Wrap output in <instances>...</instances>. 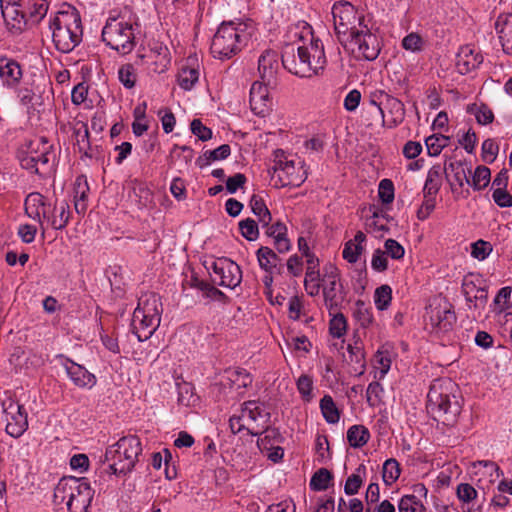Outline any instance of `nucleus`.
Returning <instances> with one entry per match:
<instances>
[{"label": "nucleus", "mask_w": 512, "mask_h": 512, "mask_svg": "<svg viewBox=\"0 0 512 512\" xmlns=\"http://www.w3.org/2000/svg\"><path fill=\"white\" fill-rule=\"evenodd\" d=\"M301 44L298 45L296 61L294 46H287L282 53V64L290 73L299 77H312L322 71L327 63L324 46L319 38L314 36L312 26L305 21L296 26Z\"/></svg>", "instance_id": "f257e3e1"}, {"label": "nucleus", "mask_w": 512, "mask_h": 512, "mask_svg": "<svg viewBox=\"0 0 512 512\" xmlns=\"http://www.w3.org/2000/svg\"><path fill=\"white\" fill-rule=\"evenodd\" d=\"M52 40L56 49L62 53L71 52L80 44L83 37L81 16L78 10L63 4L61 9L50 20Z\"/></svg>", "instance_id": "f03ea898"}, {"label": "nucleus", "mask_w": 512, "mask_h": 512, "mask_svg": "<svg viewBox=\"0 0 512 512\" xmlns=\"http://www.w3.org/2000/svg\"><path fill=\"white\" fill-rule=\"evenodd\" d=\"M456 385L451 380L433 381L427 394V408L434 418L452 424L461 412L459 398L454 394Z\"/></svg>", "instance_id": "7ed1b4c3"}, {"label": "nucleus", "mask_w": 512, "mask_h": 512, "mask_svg": "<svg viewBox=\"0 0 512 512\" xmlns=\"http://www.w3.org/2000/svg\"><path fill=\"white\" fill-rule=\"evenodd\" d=\"M142 451L141 441L137 436L129 435L120 438L107 447L105 451V472L110 475H126L130 473Z\"/></svg>", "instance_id": "20e7f679"}, {"label": "nucleus", "mask_w": 512, "mask_h": 512, "mask_svg": "<svg viewBox=\"0 0 512 512\" xmlns=\"http://www.w3.org/2000/svg\"><path fill=\"white\" fill-rule=\"evenodd\" d=\"M249 34L242 24L223 22L214 34L210 50L213 57L230 59L247 44Z\"/></svg>", "instance_id": "39448f33"}, {"label": "nucleus", "mask_w": 512, "mask_h": 512, "mask_svg": "<svg viewBox=\"0 0 512 512\" xmlns=\"http://www.w3.org/2000/svg\"><path fill=\"white\" fill-rule=\"evenodd\" d=\"M270 413L265 405L259 401L244 402L229 420L231 431L234 434L246 432L256 436L268 427Z\"/></svg>", "instance_id": "423d86ee"}, {"label": "nucleus", "mask_w": 512, "mask_h": 512, "mask_svg": "<svg viewBox=\"0 0 512 512\" xmlns=\"http://www.w3.org/2000/svg\"><path fill=\"white\" fill-rule=\"evenodd\" d=\"M136 23L124 17H110L102 29V41L120 54H128L135 47Z\"/></svg>", "instance_id": "0eeeda50"}, {"label": "nucleus", "mask_w": 512, "mask_h": 512, "mask_svg": "<svg viewBox=\"0 0 512 512\" xmlns=\"http://www.w3.org/2000/svg\"><path fill=\"white\" fill-rule=\"evenodd\" d=\"M322 276L323 296L326 307L328 308L331 320H345L344 315L340 312L342 303L345 301V291L340 282V272L337 267L332 264L325 265Z\"/></svg>", "instance_id": "6e6552de"}, {"label": "nucleus", "mask_w": 512, "mask_h": 512, "mask_svg": "<svg viewBox=\"0 0 512 512\" xmlns=\"http://www.w3.org/2000/svg\"><path fill=\"white\" fill-rule=\"evenodd\" d=\"M1 406L6 422V433L13 438L21 437L29 426L28 413L24 406L14 399L11 391H4Z\"/></svg>", "instance_id": "1a4fd4ad"}, {"label": "nucleus", "mask_w": 512, "mask_h": 512, "mask_svg": "<svg viewBox=\"0 0 512 512\" xmlns=\"http://www.w3.org/2000/svg\"><path fill=\"white\" fill-rule=\"evenodd\" d=\"M274 163L273 175L277 176L282 187H299L307 178L303 163L287 160L282 150L275 151Z\"/></svg>", "instance_id": "9d476101"}, {"label": "nucleus", "mask_w": 512, "mask_h": 512, "mask_svg": "<svg viewBox=\"0 0 512 512\" xmlns=\"http://www.w3.org/2000/svg\"><path fill=\"white\" fill-rule=\"evenodd\" d=\"M332 16L335 32L341 42L344 41L341 36L349 34L350 38L353 35V32L360 29L358 23H364V17L359 15L355 7L346 1H340L333 5Z\"/></svg>", "instance_id": "9b49d317"}, {"label": "nucleus", "mask_w": 512, "mask_h": 512, "mask_svg": "<svg viewBox=\"0 0 512 512\" xmlns=\"http://www.w3.org/2000/svg\"><path fill=\"white\" fill-rule=\"evenodd\" d=\"M358 26L360 29L353 32L348 39V44L357 57L368 61L375 60L380 53L379 39L365 23H358Z\"/></svg>", "instance_id": "f8f14e48"}, {"label": "nucleus", "mask_w": 512, "mask_h": 512, "mask_svg": "<svg viewBox=\"0 0 512 512\" xmlns=\"http://www.w3.org/2000/svg\"><path fill=\"white\" fill-rule=\"evenodd\" d=\"M210 272L213 283L234 289L242 280V272L240 267L232 260L222 257L218 258L207 266Z\"/></svg>", "instance_id": "ddd939ff"}, {"label": "nucleus", "mask_w": 512, "mask_h": 512, "mask_svg": "<svg viewBox=\"0 0 512 512\" xmlns=\"http://www.w3.org/2000/svg\"><path fill=\"white\" fill-rule=\"evenodd\" d=\"M162 311L160 298L150 293L139 299L138 306L133 311V320H160Z\"/></svg>", "instance_id": "4468645a"}, {"label": "nucleus", "mask_w": 512, "mask_h": 512, "mask_svg": "<svg viewBox=\"0 0 512 512\" xmlns=\"http://www.w3.org/2000/svg\"><path fill=\"white\" fill-rule=\"evenodd\" d=\"M397 353L390 343H385L378 348L372 359L373 377L376 380H383L388 374L392 361Z\"/></svg>", "instance_id": "2eb2a0df"}, {"label": "nucleus", "mask_w": 512, "mask_h": 512, "mask_svg": "<svg viewBox=\"0 0 512 512\" xmlns=\"http://www.w3.org/2000/svg\"><path fill=\"white\" fill-rule=\"evenodd\" d=\"M268 84L263 81H255L250 89V107L254 114L258 116H265L272 105Z\"/></svg>", "instance_id": "dca6fc26"}, {"label": "nucleus", "mask_w": 512, "mask_h": 512, "mask_svg": "<svg viewBox=\"0 0 512 512\" xmlns=\"http://www.w3.org/2000/svg\"><path fill=\"white\" fill-rule=\"evenodd\" d=\"M77 478L76 477H63L57 483L54 494H53V503L57 507L58 510H63L64 508L71 509L73 503V493L77 489Z\"/></svg>", "instance_id": "f3484780"}, {"label": "nucleus", "mask_w": 512, "mask_h": 512, "mask_svg": "<svg viewBox=\"0 0 512 512\" xmlns=\"http://www.w3.org/2000/svg\"><path fill=\"white\" fill-rule=\"evenodd\" d=\"M73 135L75 137V145L77 146L78 152L80 153V159L92 160L95 155V148L93 147V141L88 124L83 121H76L73 127Z\"/></svg>", "instance_id": "a211bd4d"}, {"label": "nucleus", "mask_w": 512, "mask_h": 512, "mask_svg": "<svg viewBox=\"0 0 512 512\" xmlns=\"http://www.w3.org/2000/svg\"><path fill=\"white\" fill-rule=\"evenodd\" d=\"M77 489L73 493V503L69 512H89L94 490L86 478H77Z\"/></svg>", "instance_id": "6ab92c4d"}, {"label": "nucleus", "mask_w": 512, "mask_h": 512, "mask_svg": "<svg viewBox=\"0 0 512 512\" xmlns=\"http://www.w3.org/2000/svg\"><path fill=\"white\" fill-rule=\"evenodd\" d=\"M482 62L483 56L470 45L461 47L456 56V67L461 74H467L478 68Z\"/></svg>", "instance_id": "aec40b11"}, {"label": "nucleus", "mask_w": 512, "mask_h": 512, "mask_svg": "<svg viewBox=\"0 0 512 512\" xmlns=\"http://www.w3.org/2000/svg\"><path fill=\"white\" fill-rule=\"evenodd\" d=\"M49 209L50 204H48L45 197L38 192L30 193L25 199L26 214L30 218L39 221L41 225V219L48 216Z\"/></svg>", "instance_id": "412c9836"}, {"label": "nucleus", "mask_w": 512, "mask_h": 512, "mask_svg": "<svg viewBox=\"0 0 512 512\" xmlns=\"http://www.w3.org/2000/svg\"><path fill=\"white\" fill-rule=\"evenodd\" d=\"M265 228V234L273 238L274 246L279 253H286L291 249V242L287 237V227L281 222L277 221L273 224L262 225Z\"/></svg>", "instance_id": "4be33fe9"}, {"label": "nucleus", "mask_w": 512, "mask_h": 512, "mask_svg": "<svg viewBox=\"0 0 512 512\" xmlns=\"http://www.w3.org/2000/svg\"><path fill=\"white\" fill-rule=\"evenodd\" d=\"M21 0H9L6 4L4 0L1 2L2 16L7 25H11L12 28L21 30V24H26L27 15L20 11L17 7Z\"/></svg>", "instance_id": "5701e85b"}, {"label": "nucleus", "mask_w": 512, "mask_h": 512, "mask_svg": "<svg viewBox=\"0 0 512 512\" xmlns=\"http://www.w3.org/2000/svg\"><path fill=\"white\" fill-rule=\"evenodd\" d=\"M0 78L9 87L16 86L22 78L20 64L11 58L0 57Z\"/></svg>", "instance_id": "b1692460"}, {"label": "nucleus", "mask_w": 512, "mask_h": 512, "mask_svg": "<svg viewBox=\"0 0 512 512\" xmlns=\"http://www.w3.org/2000/svg\"><path fill=\"white\" fill-rule=\"evenodd\" d=\"M90 187L86 175H79L74 183V207L79 215H85L88 209Z\"/></svg>", "instance_id": "393cba45"}, {"label": "nucleus", "mask_w": 512, "mask_h": 512, "mask_svg": "<svg viewBox=\"0 0 512 512\" xmlns=\"http://www.w3.org/2000/svg\"><path fill=\"white\" fill-rule=\"evenodd\" d=\"M252 383L251 375L244 369L236 368L225 371L223 385L235 390L238 394H241L245 388L250 386Z\"/></svg>", "instance_id": "a878e982"}, {"label": "nucleus", "mask_w": 512, "mask_h": 512, "mask_svg": "<svg viewBox=\"0 0 512 512\" xmlns=\"http://www.w3.org/2000/svg\"><path fill=\"white\" fill-rule=\"evenodd\" d=\"M503 51L512 55V14L500 15L495 23Z\"/></svg>", "instance_id": "bb28decb"}, {"label": "nucleus", "mask_w": 512, "mask_h": 512, "mask_svg": "<svg viewBox=\"0 0 512 512\" xmlns=\"http://www.w3.org/2000/svg\"><path fill=\"white\" fill-rule=\"evenodd\" d=\"M70 216L69 204L66 201H56L52 212L49 210L44 220H47L53 229L62 230L68 224Z\"/></svg>", "instance_id": "cd10ccee"}, {"label": "nucleus", "mask_w": 512, "mask_h": 512, "mask_svg": "<svg viewBox=\"0 0 512 512\" xmlns=\"http://www.w3.org/2000/svg\"><path fill=\"white\" fill-rule=\"evenodd\" d=\"M278 69L277 55L274 51H265L258 60V71L263 82L271 83Z\"/></svg>", "instance_id": "c85d7f7f"}, {"label": "nucleus", "mask_w": 512, "mask_h": 512, "mask_svg": "<svg viewBox=\"0 0 512 512\" xmlns=\"http://www.w3.org/2000/svg\"><path fill=\"white\" fill-rule=\"evenodd\" d=\"M30 151L32 152L33 157H35V162L37 166L40 167V171H42V173L46 172L54 157L53 152L50 151L48 141L44 138H40L38 142H31Z\"/></svg>", "instance_id": "c756f323"}, {"label": "nucleus", "mask_w": 512, "mask_h": 512, "mask_svg": "<svg viewBox=\"0 0 512 512\" xmlns=\"http://www.w3.org/2000/svg\"><path fill=\"white\" fill-rule=\"evenodd\" d=\"M479 466L481 467L479 473L483 476L478 479V486L481 489L489 488V485L494 484L503 476L502 470L494 462L480 461Z\"/></svg>", "instance_id": "7c9ffc66"}, {"label": "nucleus", "mask_w": 512, "mask_h": 512, "mask_svg": "<svg viewBox=\"0 0 512 512\" xmlns=\"http://www.w3.org/2000/svg\"><path fill=\"white\" fill-rule=\"evenodd\" d=\"M442 174L443 168L440 165H434L429 169L423 187L424 197L435 198L442 186Z\"/></svg>", "instance_id": "2f4dec72"}, {"label": "nucleus", "mask_w": 512, "mask_h": 512, "mask_svg": "<svg viewBox=\"0 0 512 512\" xmlns=\"http://www.w3.org/2000/svg\"><path fill=\"white\" fill-rule=\"evenodd\" d=\"M379 98H384V111L387 110L392 116V125L400 124L405 117L404 104L397 98L386 94L385 92L379 93Z\"/></svg>", "instance_id": "473e14b6"}, {"label": "nucleus", "mask_w": 512, "mask_h": 512, "mask_svg": "<svg viewBox=\"0 0 512 512\" xmlns=\"http://www.w3.org/2000/svg\"><path fill=\"white\" fill-rule=\"evenodd\" d=\"M462 290L466 301L473 303L475 308L483 306L487 301L488 292L486 288L478 287L472 281H464Z\"/></svg>", "instance_id": "72a5a7b5"}, {"label": "nucleus", "mask_w": 512, "mask_h": 512, "mask_svg": "<svg viewBox=\"0 0 512 512\" xmlns=\"http://www.w3.org/2000/svg\"><path fill=\"white\" fill-rule=\"evenodd\" d=\"M366 236L362 231H358L354 239L349 240L345 243L342 251V256L349 263H355L358 261L360 254L363 251L362 243L365 241Z\"/></svg>", "instance_id": "f704fd0d"}, {"label": "nucleus", "mask_w": 512, "mask_h": 512, "mask_svg": "<svg viewBox=\"0 0 512 512\" xmlns=\"http://www.w3.org/2000/svg\"><path fill=\"white\" fill-rule=\"evenodd\" d=\"M297 391L300 398L307 403H310L314 397V378L308 373H302L295 381Z\"/></svg>", "instance_id": "c9c22d12"}, {"label": "nucleus", "mask_w": 512, "mask_h": 512, "mask_svg": "<svg viewBox=\"0 0 512 512\" xmlns=\"http://www.w3.org/2000/svg\"><path fill=\"white\" fill-rule=\"evenodd\" d=\"M370 432L363 425H352L347 430V441L353 448H361L370 440Z\"/></svg>", "instance_id": "e433bc0d"}, {"label": "nucleus", "mask_w": 512, "mask_h": 512, "mask_svg": "<svg viewBox=\"0 0 512 512\" xmlns=\"http://www.w3.org/2000/svg\"><path fill=\"white\" fill-rule=\"evenodd\" d=\"M67 373L71 380L78 386L92 387L94 385V375L78 364L72 363L68 366Z\"/></svg>", "instance_id": "4c0bfd02"}, {"label": "nucleus", "mask_w": 512, "mask_h": 512, "mask_svg": "<svg viewBox=\"0 0 512 512\" xmlns=\"http://www.w3.org/2000/svg\"><path fill=\"white\" fill-rule=\"evenodd\" d=\"M443 171L451 173L454 181L460 187H463L465 183L470 184L468 175L471 173V170L461 161H450Z\"/></svg>", "instance_id": "58836bf2"}, {"label": "nucleus", "mask_w": 512, "mask_h": 512, "mask_svg": "<svg viewBox=\"0 0 512 512\" xmlns=\"http://www.w3.org/2000/svg\"><path fill=\"white\" fill-rule=\"evenodd\" d=\"M256 256L259 266L267 273H272L279 262L277 254L271 248L266 246H261L257 250Z\"/></svg>", "instance_id": "ea45409f"}, {"label": "nucleus", "mask_w": 512, "mask_h": 512, "mask_svg": "<svg viewBox=\"0 0 512 512\" xmlns=\"http://www.w3.org/2000/svg\"><path fill=\"white\" fill-rule=\"evenodd\" d=\"M512 289L509 286L502 287L493 301V310L504 317L512 315V309L509 306Z\"/></svg>", "instance_id": "a19ab883"}, {"label": "nucleus", "mask_w": 512, "mask_h": 512, "mask_svg": "<svg viewBox=\"0 0 512 512\" xmlns=\"http://www.w3.org/2000/svg\"><path fill=\"white\" fill-rule=\"evenodd\" d=\"M231 153V148L228 144H223L214 150H207L197 160L198 165L203 168L208 166L213 161L224 160Z\"/></svg>", "instance_id": "79ce46f5"}, {"label": "nucleus", "mask_w": 512, "mask_h": 512, "mask_svg": "<svg viewBox=\"0 0 512 512\" xmlns=\"http://www.w3.org/2000/svg\"><path fill=\"white\" fill-rule=\"evenodd\" d=\"M49 4L47 0H29L27 21L33 24H39L48 12Z\"/></svg>", "instance_id": "37998d69"}, {"label": "nucleus", "mask_w": 512, "mask_h": 512, "mask_svg": "<svg viewBox=\"0 0 512 512\" xmlns=\"http://www.w3.org/2000/svg\"><path fill=\"white\" fill-rule=\"evenodd\" d=\"M321 413L329 424H336L340 420V412L330 395H324L320 400Z\"/></svg>", "instance_id": "c03bdc74"}, {"label": "nucleus", "mask_w": 512, "mask_h": 512, "mask_svg": "<svg viewBox=\"0 0 512 512\" xmlns=\"http://www.w3.org/2000/svg\"><path fill=\"white\" fill-rule=\"evenodd\" d=\"M366 474V467L359 465L358 468L346 480L344 485V492L346 495L352 496L358 493L360 487L364 482Z\"/></svg>", "instance_id": "a18cd8bd"}, {"label": "nucleus", "mask_w": 512, "mask_h": 512, "mask_svg": "<svg viewBox=\"0 0 512 512\" xmlns=\"http://www.w3.org/2000/svg\"><path fill=\"white\" fill-rule=\"evenodd\" d=\"M177 391L179 404L190 407L198 402V396L195 394L194 387L191 383L185 381L178 382Z\"/></svg>", "instance_id": "49530a36"}, {"label": "nucleus", "mask_w": 512, "mask_h": 512, "mask_svg": "<svg viewBox=\"0 0 512 512\" xmlns=\"http://www.w3.org/2000/svg\"><path fill=\"white\" fill-rule=\"evenodd\" d=\"M199 70L196 67L183 66L178 73L177 81L184 90H191L198 82Z\"/></svg>", "instance_id": "de8ad7c7"}, {"label": "nucleus", "mask_w": 512, "mask_h": 512, "mask_svg": "<svg viewBox=\"0 0 512 512\" xmlns=\"http://www.w3.org/2000/svg\"><path fill=\"white\" fill-rule=\"evenodd\" d=\"M250 206L254 215L258 217V221L261 223V225H267L271 223V213L261 197L258 195H253L250 200Z\"/></svg>", "instance_id": "09e8293b"}, {"label": "nucleus", "mask_w": 512, "mask_h": 512, "mask_svg": "<svg viewBox=\"0 0 512 512\" xmlns=\"http://www.w3.org/2000/svg\"><path fill=\"white\" fill-rule=\"evenodd\" d=\"M158 322H131V332L137 337L138 341L148 340L159 326Z\"/></svg>", "instance_id": "8fccbe9b"}, {"label": "nucleus", "mask_w": 512, "mask_h": 512, "mask_svg": "<svg viewBox=\"0 0 512 512\" xmlns=\"http://www.w3.org/2000/svg\"><path fill=\"white\" fill-rule=\"evenodd\" d=\"M399 512H426V507L414 494L403 495L398 501Z\"/></svg>", "instance_id": "3c124183"}, {"label": "nucleus", "mask_w": 512, "mask_h": 512, "mask_svg": "<svg viewBox=\"0 0 512 512\" xmlns=\"http://www.w3.org/2000/svg\"><path fill=\"white\" fill-rule=\"evenodd\" d=\"M304 288L307 294L312 297L319 295L321 288H323L322 277L319 271H306Z\"/></svg>", "instance_id": "603ef678"}, {"label": "nucleus", "mask_w": 512, "mask_h": 512, "mask_svg": "<svg viewBox=\"0 0 512 512\" xmlns=\"http://www.w3.org/2000/svg\"><path fill=\"white\" fill-rule=\"evenodd\" d=\"M118 78L127 89H132L137 81L136 68L131 63L123 64L118 69Z\"/></svg>", "instance_id": "864d4df0"}, {"label": "nucleus", "mask_w": 512, "mask_h": 512, "mask_svg": "<svg viewBox=\"0 0 512 512\" xmlns=\"http://www.w3.org/2000/svg\"><path fill=\"white\" fill-rule=\"evenodd\" d=\"M332 480V474L325 468L319 469L310 479L309 486L314 491H324L328 489Z\"/></svg>", "instance_id": "5fc2aeb1"}, {"label": "nucleus", "mask_w": 512, "mask_h": 512, "mask_svg": "<svg viewBox=\"0 0 512 512\" xmlns=\"http://www.w3.org/2000/svg\"><path fill=\"white\" fill-rule=\"evenodd\" d=\"M491 171L488 167L480 165L477 166L474 174L472 176V181L470 184L474 188V190H482L484 189L490 182Z\"/></svg>", "instance_id": "6e6d98bb"}, {"label": "nucleus", "mask_w": 512, "mask_h": 512, "mask_svg": "<svg viewBox=\"0 0 512 512\" xmlns=\"http://www.w3.org/2000/svg\"><path fill=\"white\" fill-rule=\"evenodd\" d=\"M400 476V466L395 459H387L383 464V481L386 485H392Z\"/></svg>", "instance_id": "4d7b16f0"}, {"label": "nucleus", "mask_w": 512, "mask_h": 512, "mask_svg": "<svg viewBox=\"0 0 512 512\" xmlns=\"http://www.w3.org/2000/svg\"><path fill=\"white\" fill-rule=\"evenodd\" d=\"M266 433L267 434L265 435V437L261 440L262 449H263V451H266V456L269 460L273 461L274 463H277L280 460H282V458L284 456L283 448L280 446L266 448L265 442L270 437H275L278 433L276 430H268V431H266Z\"/></svg>", "instance_id": "13d9d810"}, {"label": "nucleus", "mask_w": 512, "mask_h": 512, "mask_svg": "<svg viewBox=\"0 0 512 512\" xmlns=\"http://www.w3.org/2000/svg\"><path fill=\"white\" fill-rule=\"evenodd\" d=\"M348 353L350 361L355 362L357 365L353 368V373L358 376L362 375L365 371V357L363 350L357 345L353 347L349 344Z\"/></svg>", "instance_id": "bf43d9fd"}, {"label": "nucleus", "mask_w": 512, "mask_h": 512, "mask_svg": "<svg viewBox=\"0 0 512 512\" xmlns=\"http://www.w3.org/2000/svg\"><path fill=\"white\" fill-rule=\"evenodd\" d=\"M239 229L244 238L248 241H254L258 238L259 230L255 220L247 218L239 222Z\"/></svg>", "instance_id": "052dcab7"}, {"label": "nucleus", "mask_w": 512, "mask_h": 512, "mask_svg": "<svg viewBox=\"0 0 512 512\" xmlns=\"http://www.w3.org/2000/svg\"><path fill=\"white\" fill-rule=\"evenodd\" d=\"M447 140L448 138L442 135H432L426 138L425 143L428 154L430 156H438L441 153L442 149L447 145Z\"/></svg>", "instance_id": "680f3d73"}, {"label": "nucleus", "mask_w": 512, "mask_h": 512, "mask_svg": "<svg viewBox=\"0 0 512 512\" xmlns=\"http://www.w3.org/2000/svg\"><path fill=\"white\" fill-rule=\"evenodd\" d=\"M471 248L472 257L480 261L486 259L493 250L492 245L489 242L484 241L482 239L472 243Z\"/></svg>", "instance_id": "e2e57ef3"}, {"label": "nucleus", "mask_w": 512, "mask_h": 512, "mask_svg": "<svg viewBox=\"0 0 512 512\" xmlns=\"http://www.w3.org/2000/svg\"><path fill=\"white\" fill-rule=\"evenodd\" d=\"M482 159L483 161L487 163H492L495 161L498 152H499V146L497 143H495L492 139H486L482 143Z\"/></svg>", "instance_id": "0e129e2a"}, {"label": "nucleus", "mask_w": 512, "mask_h": 512, "mask_svg": "<svg viewBox=\"0 0 512 512\" xmlns=\"http://www.w3.org/2000/svg\"><path fill=\"white\" fill-rule=\"evenodd\" d=\"M379 198L384 204H390L394 200V185L389 179H383L379 183Z\"/></svg>", "instance_id": "69168bd1"}, {"label": "nucleus", "mask_w": 512, "mask_h": 512, "mask_svg": "<svg viewBox=\"0 0 512 512\" xmlns=\"http://www.w3.org/2000/svg\"><path fill=\"white\" fill-rule=\"evenodd\" d=\"M391 301V288L387 285L380 286L375 291V304L378 309H386Z\"/></svg>", "instance_id": "338daca9"}, {"label": "nucleus", "mask_w": 512, "mask_h": 512, "mask_svg": "<svg viewBox=\"0 0 512 512\" xmlns=\"http://www.w3.org/2000/svg\"><path fill=\"white\" fill-rule=\"evenodd\" d=\"M456 494L458 499L464 503H469L477 497L476 489L468 483L459 484L457 486Z\"/></svg>", "instance_id": "774afa93"}]
</instances>
